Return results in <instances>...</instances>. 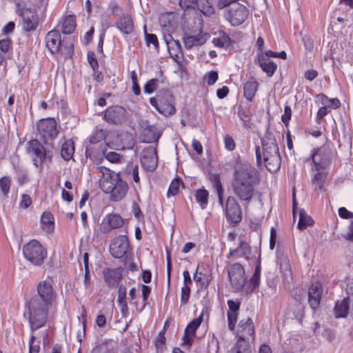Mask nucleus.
Masks as SVG:
<instances>
[{"label":"nucleus","mask_w":353,"mask_h":353,"mask_svg":"<svg viewBox=\"0 0 353 353\" xmlns=\"http://www.w3.org/2000/svg\"><path fill=\"white\" fill-rule=\"evenodd\" d=\"M258 181V172L250 164L241 163L235 168L232 188L241 201L250 202L254 194V185Z\"/></svg>","instance_id":"f257e3e1"},{"label":"nucleus","mask_w":353,"mask_h":353,"mask_svg":"<svg viewBox=\"0 0 353 353\" xmlns=\"http://www.w3.org/2000/svg\"><path fill=\"white\" fill-rule=\"evenodd\" d=\"M257 162L263 163L271 172H276L281 166V157L279 147L274 136L270 132H266L261 139V148L256 146Z\"/></svg>","instance_id":"f03ea898"},{"label":"nucleus","mask_w":353,"mask_h":353,"mask_svg":"<svg viewBox=\"0 0 353 353\" xmlns=\"http://www.w3.org/2000/svg\"><path fill=\"white\" fill-rule=\"evenodd\" d=\"M97 171L102 174L100 179V188L105 193L110 194V199L120 201L128 191V183L121 180L119 174L105 166H99Z\"/></svg>","instance_id":"7ed1b4c3"},{"label":"nucleus","mask_w":353,"mask_h":353,"mask_svg":"<svg viewBox=\"0 0 353 353\" xmlns=\"http://www.w3.org/2000/svg\"><path fill=\"white\" fill-rule=\"evenodd\" d=\"M38 295L32 298L28 304L29 322L32 330H37L44 325V281L37 286Z\"/></svg>","instance_id":"20e7f679"},{"label":"nucleus","mask_w":353,"mask_h":353,"mask_svg":"<svg viewBox=\"0 0 353 353\" xmlns=\"http://www.w3.org/2000/svg\"><path fill=\"white\" fill-rule=\"evenodd\" d=\"M228 275L232 288L236 292L245 293L247 276L243 266L234 263L228 267Z\"/></svg>","instance_id":"39448f33"},{"label":"nucleus","mask_w":353,"mask_h":353,"mask_svg":"<svg viewBox=\"0 0 353 353\" xmlns=\"http://www.w3.org/2000/svg\"><path fill=\"white\" fill-rule=\"evenodd\" d=\"M23 254L28 261L35 265H41L44 259L43 246L37 240H31L25 244Z\"/></svg>","instance_id":"423d86ee"},{"label":"nucleus","mask_w":353,"mask_h":353,"mask_svg":"<svg viewBox=\"0 0 353 353\" xmlns=\"http://www.w3.org/2000/svg\"><path fill=\"white\" fill-rule=\"evenodd\" d=\"M16 12L23 20V29L30 32L36 29L39 19L34 10L22 6L19 3L16 4Z\"/></svg>","instance_id":"0eeeda50"},{"label":"nucleus","mask_w":353,"mask_h":353,"mask_svg":"<svg viewBox=\"0 0 353 353\" xmlns=\"http://www.w3.org/2000/svg\"><path fill=\"white\" fill-rule=\"evenodd\" d=\"M248 16V9L243 4H233L225 14L226 19L233 26L241 25Z\"/></svg>","instance_id":"6e6552de"},{"label":"nucleus","mask_w":353,"mask_h":353,"mask_svg":"<svg viewBox=\"0 0 353 353\" xmlns=\"http://www.w3.org/2000/svg\"><path fill=\"white\" fill-rule=\"evenodd\" d=\"M225 214L227 221L234 225L239 223L242 219V212L240 205L233 196H228L225 207Z\"/></svg>","instance_id":"1a4fd4ad"},{"label":"nucleus","mask_w":353,"mask_h":353,"mask_svg":"<svg viewBox=\"0 0 353 353\" xmlns=\"http://www.w3.org/2000/svg\"><path fill=\"white\" fill-rule=\"evenodd\" d=\"M254 326L251 318H247L245 321L241 320L236 330L239 337L238 341H242V344H248L246 341L254 340Z\"/></svg>","instance_id":"9d476101"},{"label":"nucleus","mask_w":353,"mask_h":353,"mask_svg":"<svg viewBox=\"0 0 353 353\" xmlns=\"http://www.w3.org/2000/svg\"><path fill=\"white\" fill-rule=\"evenodd\" d=\"M129 248V242L127 236L121 235L116 237L110 245V253L116 259L122 258Z\"/></svg>","instance_id":"9b49d317"},{"label":"nucleus","mask_w":353,"mask_h":353,"mask_svg":"<svg viewBox=\"0 0 353 353\" xmlns=\"http://www.w3.org/2000/svg\"><path fill=\"white\" fill-rule=\"evenodd\" d=\"M28 153L31 156L36 168H41L44 162V148L37 139L28 142Z\"/></svg>","instance_id":"f8f14e48"},{"label":"nucleus","mask_w":353,"mask_h":353,"mask_svg":"<svg viewBox=\"0 0 353 353\" xmlns=\"http://www.w3.org/2000/svg\"><path fill=\"white\" fill-rule=\"evenodd\" d=\"M141 163L145 170H154L158 163L156 150L152 147L144 149L141 153Z\"/></svg>","instance_id":"ddd939ff"},{"label":"nucleus","mask_w":353,"mask_h":353,"mask_svg":"<svg viewBox=\"0 0 353 353\" xmlns=\"http://www.w3.org/2000/svg\"><path fill=\"white\" fill-rule=\"evenodd\" d=\"M104 119L109 123L121 124L126 119V110L121 106L110 107L105 111Z\"/></svg>","instance_id":"4468645a"},{"label":"nucleus","mask_w":353,"mask_h":353,"mask_svg":"<svg viewBox=\"0 0 353 353\" xmlns=\"http://www.w3.org/2000/svg\"><path fill=\"white\" fill-rule=\"evenodd\" d=\"M123 225V219L117 214L106 215L101 223L100 230L103 233H108L112 229L121 228Z\"/></svg>","instance_id":"2eb2a0df"},{"label":"nucleus","mask_w":353,"mask_h":353,"mask_svg":"<svg viewBox=\"0 0 353 353\" xmlns=\"http://www.w3.org/2000/svg\"><path fill=\"white\" fill-rule=\"evenodd\" d=\"M323 293V286L321 283H312L308 289V303L313 310H316L320 305Z\"/></svg>","instance_id":"dca6fc26"},{"label":"nucleus","mask_w":353,"mask_h":353,"mask_svg":"<svg viewBox=\"0 0 353 353\" xmlns=\"http://www.w3.org/2000/svg\"><path fill=\"white\" fill-rule=\"evenodd\" d=\"M203 321V314L193 319L186 327L183 337V345L190 346L195 336L196 330Z\"/></svg>","instance_id":"f3484780"},{"label":"nucleus","mask_w":353,"mask_h":353,"mask_svg":"<svg viewBox=\"0 0 353 353\" xmlns=\"http://www.w3.org/2000/svg\"><path fill=\"white\" fill-rule=\"evenodd\" d=\"M61 44V34L57 30H51L46 36V47L52 54L59 52Z\"/></svg>","instance_id":"a211bd4d"},{"label":"nucleus","mask_w":353,"mask_h":353,"mask_svg":"<svg viewBox=\"0 0 353 353\" xmlns=\"http://www.w3.org/2000/svg\"><path fill=\"white\" fill-rule=\"evenodd\" d=\"M311 159L316 170L320 171L323 169L328 161V157L326 154L325 149H314L311 155Z\"/></svg>","instance_id":"6ab92c4d"},{"label":"nucleus","mask_w":353,"mask_h":353,"mask_svg":"<svg viewBox=\"0 0 353 353\" xmlns=\"http://www.w3.org/2000/svg\"><path fill=\"white\" fill-rule=\"evenodd\" d=\"M208 38V37L206 34L199 32L195 35L185 34L183 36V40L185 48L190 49L193 47L204 44L207 41Z\"/></svg>","instance_id":"aec40b11"},{"label":"nucleus","mask_w":353,"mask_h":353,"mask_svg":"<svg viewBox=\"0 0 353 353\" xmlns=\"http://www.w3.org/2000/svg\"><path fill=\"white\" fill-rule=\"evenodd\" d=\"M103 279L106 284L110 287H115L122 277V272L119 268H105L103 271Z\"/></svg>","instance_id":"412c9836"},{"label":"nucleus","mask_w":353,"mask_h":353,"mask_svg":"<svg viewBox=\"0 0 353 353\" xmlns=\"http://www.w3.org/2000/svg\"><path fill=\"white\" fill-rule=\"evenodd\" d=\"M256 63L268 77H272L277 68V65L274 62L266 59L263 54H258Z\"/></svg>","instance_id":"4be33fe9"},{"label":"nucleus","mask_w":353,"mask_h":353,"mask_svg":"<svg viewBox=\"0 0 353 353\" xmlns=\"http://www.w3.org/2000/svg\"><path fill=\"white\" fill-rule=\"evenodd\" d=\"M116 26L123 34H129L134 31V23L129 14H123L117 21Z\"/></svg>","instance_id":"5701e85b"},{"label":"nucleus","mask_w":353,"mask_h":353,"mask_svg":"<svg viewBox=\"0 0 353 353\" xmlns=\"http://www.w3.org/2000/svg\"><path fill=\"white\" fill-rule=\"evenodd\" d=\"M278 263L280 265L283 280L285 282H290L293 279V274L288 258L285 256H280L278 259Z\"/></svg>","instance_id":"b1692460"},{"label":"nucleus","mask_w":353,"mask_h":353,"mask_svg":"<svg viewBox=\"0 0 353 353\" xmlns=\"http://www.w3.org/2000/svg\"><path fill=\"white\" fill-rule=\"evenodd\" d=\"M352 303L351 300L344 298L342 301H338L335 304L334 313L336 318L345 317L349 310V305Z\"/></svg>","instance_id":"393cba45"},{"label":"nucleus","mask_w":353,"mask_h":353,"mask_svg":"<svg viewBox=\"0 0 353 353\" xmlns=\"http://www.w3.org/2000/svg\"><path fill=\"white\" fill-rule=\"evenodd\" d=\"M159 100V106L157 111L165 116H169L175 113V108L168 99H162L158 95Z\"/></svg>","instance_id":"a878e982"},{"label":"nucleus","mask_w":353,"mask_h":353,"mask_svg":"<svg viewBox=\"0 0 353 353\" xmlns=\"http://www.w3.org/2000/svg\"><path fill=\"white\" fill-rule=\"evenodd\" d=\"M76 28V16L69 14L66 16L62 23V32L65 34H72Z\"/></svg>","instance_id":"bb28decb"},{"label":"nucleus","mask_w":353,"mask_h":353,"mask_svg":"<svg viewBox=\"0 0 353 353\" xmlns=\"http://www.w3.org/2000/svg\"><path fill=\"white\" fill-rule=\"evenodd\" d=\"M118 304L121 312L124 315L128 311V303L126 301V288L123 285H120L118 289Z\"/></svg>","instance_id":"cd10ccee"},{"label":"nucleus","mask_w":353,"mask_h":353,"mask_svg":"<svg viewBox=\"0 0 353 353\" xmlns=\"http://www.w3.org/2000/svg\"><path fill=\"white\" fill-rule=\"evenodd\" d=\"M74 152L73 142L71 140L65 141L61 146V154L62 158L65 161L70 160L73 157Z\"/></svg>","instance_id":"c85d7f7f"},{"label":"nucleus","mask_w":353,"mask_h":353,"mask_svg":"<svg viewBox=\"0 0 353 353\" xmlns=\"http://www.w3.org/2000/svg\"><path fill=\"white\" fill-rule=\"evenodd\" d=\"M257 87L258 83L255 81H248L244 84V96L248 100L252 101L257 90Z\"/></svg>","instance_id":"c756f323"},{"label":"nucleus","mask_w":353,"mask_h":353,"mask_svg":"<svg viewBox=\"0 0 353 353\" xmlns=\"http://www.w3.org/2000/svg\"><path fill=\"white\" fill-rule=\"evenodd\" d=\"M193 279L201 288H207L212 280L210 274H203L198 270L193 275Z\"/></svg>","instance_id":"7c9ffc66"},{"label":"nucleus","mask_w":353,"mask_h":353,"mask_svg":"<svg viewBox=\"0 0 353 353\" xmlns=\"http://www.w3.org/2000/svg\"><path fill=\"white\" fill-rule=\"evenodd\" d=\"M46 133L48 134L51 139L57 137L58 131L57 129V122L54 119H46Z\"/></svg>","instance_id":"2f4dec72"},{"label":"nucleus","mask_w":353,"mask_h":353,"mask_svg":"<svg viewBox=\"0 0 353 353\" xmlns=\"http://www.w3.org/2000/svg\"><path fill=\"white\" fill-rule=\"evenodd\" d=\"M260 274L254 273L249 281L247 280L245 286V294H250L253 292L259 285Z\"/></svg>","instance_id":"473e14b6"},{"label":"nucleus","mask_w":353,"mask_h":353,"mask_svg":"<svg viewBox=\"0 0 353 353\" xmlns=\"http://www.w3.org/2000/svg\"><path fill=\"white\" fill-rule=\"evenodd\" d=\"M208 192L205 189H199L195 193L196 201L202 209H205L208 203Z\"/></svg>","instance_id":"72a5a7b5"},{"label":"nucleus","mask_w":353,"mask_h":353,"mask_svg":"<svg viewBox=\"0 0 353 353\" xmlns=\"http://www.w3.org/2000/svg\"><path fill=\"white\" fill-rule=\"evenodd\" d=\"M11 185L9 176H4L0 179V192L4 198L8 197Z\"/></svg>","instance_id":"f704fd0d"},{"label":"nucleus","mask_w":353,"mask_h":353,"mask_svg":"<svg viewBox=\"0 0 353 353\" xmlns=\"http://www.w3.org/2000/svg\"><path fill=\"white\" fill-rule=\"evenodd\" d=\"M54 219L50 212H46V235L52 236L54 231Z\"/></svg>","instance_id":"c9c22d12"},{"label":"nucleus","mask_w":353,"mask_h":353,"mask_svg":"<svg viewBox=\"0 0 353 353\" xmlns=\"http://www.w3.org/2000/svg\"><path fill=\"white\" fill-rule=\"evenodd\" d=\"M325 174L323 172H318L312 179V183L314 186V189L323 190Z\"/></svg>","instance_id":"e433bc0d"},{"label":"nucleus","mask_w":353,"mask_h":353,"mask_svg":"<svg viewBox=\"0 0 353 353\" xmlns=\"http://www.w3.org/2000/svg\"><path fill=\"white\" fill-rule=\"evenodd\" d=\"M170 43V44L167 46L170 55L174 59L179 58V54H182L179 42L178 41H171Z\"/></svg>","instance_id":"4c0bfd02"},{"label":"nucleus","mask_w":353,"mask_h":353,"mask_svg":"<svg viewBox=\"0 0 353 353\" xmlns=\"http://www.w3.org/2000/svg\"><path fill=\"white\" fill-rule=\"evenodd\" d=\"M237 257H245L246 259H249L251 254V250L248 244L244 242H241L239 246L236 249Z\"/></svg>","instance_id":"58836bf2"},{"label":"nucleus","mask_w":353,"mask_h":353,"mask_svg":"<svg viewBox=\"0 0 353 353\" xmlns=\"http://www.w3.org/2000/svg\"><path fill=\"white\" fill-rule=\"evenodd\" d=\"M212 181L213 183L214 187L216 189L218 197H219V203L223 206V188L221 185V183L220 181V179L218 175H213L212 177Z\"/></svg>","instance_id":"ea45409f"},{"label":"nucleus","mask_w":353,"mask_h":353,"mask_svg":"<svg viewBox=\"0 0 353 353\" xmlns=\"http://www.w3.org/2000/svg\"><path fill=\"white\" fill-rule=\"evenodd\" d=\"M312 219L310 216L304 214L303 212H300L299 221L298 223V227L300 230H304L307 225H311Z\"/></svg>","instance_id":"a19ab883"},{"label":"nucleus","mask_w":353,"mask_h":353,"mask_svg":"<svg viewBox=\"0 0 353 353\" xmlns=\"http://www.w3.org/2000/svg\"><path fill=\"white\" fill-rule=\"evenodd\" d=\"M228 353H250V350L248 344H242V341H237Z\"/></svg>","instance_id":"79ce46f5"},{"label":"nucleus","mask_w":353,"mask_h":353,"mask_svg":"<svg viewBox=\"0 0 353 353\" xmlns=\"http://www.w3.org/2000/svg\"><path fill=\"white\" fill-rule=\"evenodd\" d=\"M159 81L157 79H152L149 80L144 85V92L147 94H151L158 88Z\"/></svg>","instance_id":"37998d69"},{"label":"nucleus","mask_w":353,"mask_h":353,"mask_svg":"<svg viewBox=\"0 0 353 353\" xmlns=\"http://www.w3.org/2000/svg\"><path fill=\"white\" fill-rule=\"evenodd\" d=\"M228 327L230 330H234L237 321L238 312H227Z\"/></svg>","instance_id":"c03bdc74"},{"label":"nucleus","mask_w":353,"mask_h":353,"mask_svg":"<svg viewBox=\"0 0 353 353\" xmlns=\"http://www.w3.org/2000/svg\"><path fill=\"white\" fill-rule=\"evenodd\" d=\"M180 183V180L178 179L173 180L171 182L167 194L168 196H174L178 193L179 190Z\"/></svg>","instance_id":"a18cd8bd"},{"label":"nucleus","mask_w":353,"mask_h":353,"mask_svg":"<svg viewBox=\"0 0 353 353\" xmlns=\"http://www.w3.org/2000/svg\"><path fill=\"white\" fill-rule=\"evenodd\" d=\"M219 77L218 73L216 71H211L208 72L204 76V80L206 81L208 85H212L217 81Z\"/></svg>","instance_id":"49530a36"},{"label":"nucleus","mask_w":353,"mask_h":353,"mask_svg":"<svg viewBox=\"0 0 353 353\" xmlns=\"http://www.w3.org/2000/svg\"><path fill=\"white\" fill-rule=\"evenodd\" d=\"M190 294V288L188 285H184L181 288V304H186L189 300Z\"/></svg>","instance_id":"de8ad7c7"},{"label":"nucleus","mask_w":353,"mask_h":353,"mask_svg":"<svg viewBox=\"0 0 353 353\" xmlns=\"http://www.w3.org/2000/svg\"><path fill=\"white\" fill-rule=\"evenodd\" d=\"M145 36L147 45L149 46L150 44H152L155 49H158L159 41L157 37L154 34H149L146 32H145Z\"/></svg>","instance_id":"09e8293b"},{"label":"nucleus","mask_w":353,"mask_h":353,"mask_svg":"<svg viewBox=\"0 0 353 353\" xmlns=\"http://www.w3.org/2000/svg\"><path fill=\"white\" fill-rule=\"evenodd\" d=\"M223 141L225 149L229 151H232L235 149L236 145L232 137L226 134L224 136Z\"/></svg>","instance_id":"8fccbe9b"},{"label":"nucleus","mask_w":353,"mask_h":353,"mask_svg":"<svg viewBox=\"0 0 353 353\" xmlns=\"http://www.w3.org/2000/svg\"><path fill=\"white\" fill-rule=\"evenodd\" d=\"M346 292L347 294V296L346 298L351 300V301H352V305L351 307V312L353 314V279H350L348 280V282L347 284V288H346Z\"/></svg>","instance_id":"3c124183"},{"label":"nucleus","mask_w":353,"mask_h":353,"mask_svg":"<svg viewBox=\"0 0 353 353\" xmlns=\"http://www.w3.org/2000/svg\"><path fill=\"white\" fill-rule=\"evenodd\" d=\"M292 117V110L289 105H285L284 108V114L281 116L283 123L287 126L290 122Z\"/></svg>","instance_id":"603ef678"},{"label":"nucleus","mask_w":353,"mask_h":353,"mask_svg":"<svg viewBox=\"0 0 353 353\" xmlns=\"http://www.w3.org/2000/svg\"><path fill=\"white\" fill-rule=\"evenodd\" d=\"M228 312H239L241 302L238 300L230 299L228 301Z\"/></svg>","instance_id":"864d4df0"},{"label":"nucleus","mask_w":353,"mask_h":353,"mask_svg":"<svg viewBox=\"0 0 353 353\" xmlns=\"http://www.w3.org/2000/svg\"><path fill=\"white\" fill-rule=\"evenodd\" d=\"M342 236L347 241H353V221H350L346 232L342 234Z\"/></svg>","instance_id":"5fc2aeb1"},{"label":"nucleus","mask_w":353,"mask_h":353,"mask_svg":"<svg viewBox=\"0 0 353 353\" xmlns=\"http://www.w3.org/2000/svg\"><path fill=\"white\" fill-rule=\"evenodd\" d=\"M229 40V37L226 35H224L222 38H214L212 43L216 46L223 48L228 43Z\"/></svg>","instance_id":"6e6d98bb"},{"label":"nucleus","mask_w":353,"mask_h":353,"mask_svg":"<svg viewBox=\"0 0 353 353\" xmlns=\"http://www.w3.org/2000/svg\"><path fill=\"white\" fill-rule=\"evenodd\" d=\"M141 291H142V299L143 302V307H144L147 304L148 298L151 292V289L149 286L145 285H141Z\"/></svg>","instance_id":"4d7b16f0"},{"label":"nucleus","mask_w":353,"mask_h":353,"mask_svg":"<svg viewBox=\"0 0 353 353\" xmlns=\"http://www.w3.org/2000/svg\"><path fill=\"white\" fill-rule=\"evenodd\" d=\"M11 48V41L8 38L0 40V50L3 52H8Z\"/></svg>","instance_id":"13d9d810"},{"label":"nucleus","mask_w":353,"mask_h":353,"mask_svg":"<svg viewBox=\"0 0 353 353\" xmlns=\"http://www.w3.org/2000/svg\"><path fill=\"white\" fill-rule=\"evenodd\" d=\"M105 159L111 163H117L120 161L121 156L115 152H108Z\"/></svg>","instance_id":"bf43d9fd"},{"label":"nucleus","mask_w":353,"mask_h":353,"mask_svg":"<svg viewBox=\"0 0 353 353\" xmlns=\"http://www.w3.org/2000/svg\"><path fill=\"white\" fill-rule=\"evenodd\" d=\"M166 260H167V283H168V285H170L172 263H171L170 254L168 251H167Z\"/></svg>","instance_id":"052dcab7"},{"label":"nucleus","mask_w":353,"mask_h":353,"mask_svg":"<svg viewBox=\"0 0 353 353\" xmlns=\"http://www.w3.org/2000/svg\"><path fill=\"white\" fill-rule=\"evenodd\" d=\"M339 215L343 219H352L353 212L348 211L345 208L341 207L339 209Z\"/></svg>","instance_id":"680f3d73"},{"label":"nucleus","mask_w":353,"mask_h":353,"mask_svg":"<svg viewBox=\"0 0 353 353\" xmlns=\"http://www.w3.org/2000/svg\"><path fill=\"white\" fill-rule=\"evenodd\" d=\"M138 296V293L135 288H132L129 291V299L130 303L132 305H137V303L136 301Z\"/></svg>","instance_id":"e2e57ef3"},{"label":"nucleus","mask_w":353,"mask_h":353,"mask_svg":"<svg viewBox=\"0 0 353 353\" xmlns=\"http://www.w3.org/2000/svg\"><path fill=\"white\" fill-rule=\"evenodd\" d=\"M276 239V232L274 227L270 229V249L273 250L275 247Z\"/></svg>","instance_id":"0e129e2a"},{"label":"nucleus","mask_w":353,"mask_h":353,"mask_svg":"<svg viewBox=\"0 0 353 353\" xmlns=\"http://www.w3.org/2000/svg\"><path fill=\"white\" fill-rule=\"evenodd\" d=\"M31 199L30 196L27 194H23L20 205L23 208H28L31 205Z\"/></svg>","instance_id":"69168bd1"},{"label":"nucleus","mask_w":353,"mask_h":353,"mask_svg":"<svg viewBox=\"0 0 353 353\" xmlns=\"http://www.w3.org/2000/svg\"><path fill=\"white\" fill-rule=\"evenodd\" d=\"M15 24L13 21H9L3 28V33L8 34L12 32L14 30Z\"/></svg>","instance_id":"338daca9"},{"label":"nucleus","mask_w":353,"mask_h":353,"mask_svg":"<svg viewBox=\"0 0 353 353\" xmlns=\"http://www.w3.org/2000/svg\"><path fill=\"white\" fill-rule=\"evenodd\" d=\"M229 92V89L227 86H223L221 88H219L216 91V95L219 99L225 98Z\"/></svg>","instance_id":"774afa93"}]
</instances>
